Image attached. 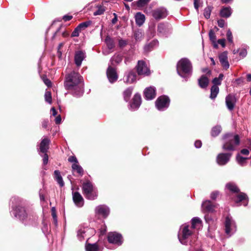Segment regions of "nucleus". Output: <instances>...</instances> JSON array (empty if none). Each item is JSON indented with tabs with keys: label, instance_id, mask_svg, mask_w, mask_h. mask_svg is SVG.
Here are the masks:
<instances>
[{
	"label": "nucleus",
	"instance_id": "55",
	"mask_svg": "<svg viewBox=\"0 0 251 251\" xmlns=\"http://www.w3.org/2000/svg\"><path fill=\"white\" fill-rule=\"evenodd\" d=\"M225 42L226 40L225 39H220L217 41V43L221 45L223 48L225 47L226 46Z\"/></svg>",
	"mask_w": 251,
	"mask_h": 251
},
{
	"label": "nucleus",
	"instance_id": "48",
	"mask_svg": "<svg viewBox=\"0 0 251 251\" xmlns=\"http://www.w3.org/2000/svg\"><path fill=\"white\" fill-rule=\"evenodd\" d=\"M98 10L94 13V16L101 15L103 14L105 11V8L103 6L100 5L98 6Z\"/></svg>",
	"mask_w": 251,
	"mask_h": 251
},
{
	"label": "nucleus",
	"instance_id": "30",
	"mask_svg": "<svg viewBox=\"0 0 251 251\" xmlns=\"http://www.w3.org/2000/svg\"><path fill=\"white\" fill-rule=\"evenodd\" d=\"M133 90V88L131 86H130L127 88L123 92V96L124 100L126 101H128L130 98L131 94L132 93V91Z\"/></svg>",
	"mask_w": 251,
	"mask_h": 251
},
{
	"label": "nucleus",
	"instance_id": "3",
	"mask_svg": "<svg viewBox=\"0 0 251 251\" xmlns=\"http://www.w3.org/2000/svg\"><path fill=\"white\" fill-rule=\"evenodd\" d=\"M192 228L189 226H181L178 234V238L180 242L184 245H187L188 243L191 246V249L190 251H203L201 249L196 250L193 246V243L191 239H195L196 235L193 231Z\"/></svg>",
	"mask_w": 251,
	"mask_h": 251
},
{
	"label": "nucleus",
	"instance_id": "39",
	"mask_svg": "<svg viewBox=\"0 0 251 251\" xmlns=\"http://www.w3.org/2000/svg\"><path fill=\"white\" fill-rule=\"evenodd\" d=\"M221 127L219 126H217L213 127L211 130V135L213 137L217 136L221 131Z\"/></svg>",
	"mask_w": 251,
	"mask_h": 251
},
{
	"label": "nucleus",
	"instance_id": "47",
	"mask_svg": "<svg viewBox=\"0 0 251 251\" xmlns=\"http://www.w3.org/2000/svg\"><path fill=\"white\" fill-rule=\"evenodd\" d=\"M151 0H138L136 1L138 7H141L146 5Z\"/></svg>",
	"mask_w": 251,
	"mask_h": 251
},
{
	"label": "nucleus",
	"instance_id": "40",
	"mask_svg": "<svg viewBox=\"0 0 251 251\" xmlns=\"http://www.w3.org/2000/svg\"><path fill=\"white\" fill-rule=\"evenodd\" d=\"M123 60V56L121 54H117L114 55L111 58V61L118 64L122 62Z\"/></svg>",
	"mask_w": 251,
	"mask_h": 251
},
{
	"label": "nucleus",
	"instance_id": "1",
	"mask_svg": "<svg viewBox=\"0 0 251 251\" xmlns=\"http://www.w3.org/2000/svg\"><path fill=\"white\" fill-rule=\"evenodd\" d=\"M11 215L19 219L25 225H29L36 220V217L29 213L26 208V201L23 199L14 196L10 199Z\"/></svg>",
	"mask_w": 251,
	"mask_h": 251
},
{
	"label": "nucleus",
	"instance_id": "16",
	"mask_svg": "<svg viewBox=\"0 0 251 251\" xmlns=\"http://www.w3.org/2000/svg\"><path fill=\"white\" fill-rule=\"evenodd\" d=\"M86 57V54L85 51L78 50L75 52L74 56V61L75 64L77 67H80L81 65L82 61Z\"/></svg>",
	"mask_w": 251,
	"mask_h": 251
},
{
	"label": "nucleus",
	"instance_id": "52",
	"mask_svg": "<svg viewBox=\"0 0 251 251\" xmlns=\"http://www.w3.org/2000/svg\"><path fill=\"white\" fill-rule=\"evenodd\" d=\"M81 31L80 29L77 26L75 28L74 31L72 32L71 36L72 37H78L79 35V32Z\"/></svg>",
	"mask_w": 251,
	"mask_h": 251
},
{
	"label": "nucleus",
	"instance_id": "27",
	"mask_svg": "<svg viewBox=\"0 0 251 251\" xmlns=\"http://www.w3.org/2000/svg\"><path fill=\"white\" fill-rule=\"evenodd\" d=\"M198 82L201 88H205L209 83V79L205 75H203L198 79Z\"/></svg>",
	"mask_w": 251,
	"mask_h": 251
},
{
	"label": "nucleus",
	"instance_id": "4",
	"mask_svg": "<svg viewBox=\"0 0 251 251\" xmlns=\"http://www.w3.org/2000/svg\"><path fill=\"white\" fill-rule=\"evenodd\" d=\"M176 70L180 76L187 80L192 75V64L188 58H182L177 63Z\"/></svg>",
	"mask_w": 251,
	"mask_h": 251
},
{
	"label": "nucleus",
	"instance_id": "58",
	"mask_svg": "<svg viewBox=\"0 0 251 251\" xmlns=\"http://www.w3.org/2000/svg\"><path fill=\"white\" fill-rule=\"evenodd\" d=\"M218 195H219L218 192L215 191V192H212L211 194L210 197H211V199L215 200L216 199V198L217 197Z\"/></svg>",
	"mask_w": 251,
	"mask_h": 251
},
{
	"label": "nucleus",
	"instance_id": "28",
	"mask_svg": "<svg viewBox=\"0 0 251 251\" xmlns=\"http://www.w3.org/2000/svg\"><path fill=\"white\" fill-rule=\"evenodd\" d=\"M145 21V16L141 12H138L135 15V22L136 24L139 25H142Z\"/></svg>",
	"mask_w": 251,
	"mask_h": 251
},
{
	"label": "nucleus",
	"instance_id": "49",
	"mask_svg": "<svg viewBox=\"0 0 251 251\" xmlns=\"http://www.w3.org/2000/svg\"><path fill=\"white\" fill-rule=\"evenodd\" d=\"M45 101L49 103H51L52 101V97L51 92L50 91H46L45 94Z\"/></svg>",
	"mask_w": 251,
	"mask_h": 251
},
{
	"label": "nucleus",
	"instance_id": "5",
	"mask_svg": "<svg viewBox=\"0 0 251 251\" xmlns=\"http://www.w3.org/2000/svg\"><path fill=\"white\" fill-rule=\"evenodd\" d=\"M224 143L223 149L226 151H234L240 143V139L238 135L228 133L224 136Z\"/></svg>",
	"mask_w": 251,
	"mask_h": 251
},
{
	"label": "nucleus",
	"instance_id": "25",
	"mask_svg": "<svg viewBox=\"0 0 251 251\" xmlns=\"http://www.w3.org/2000/svg\"><path fill=\"white\" fill-rule=\"evenodd\" d=\"M159 42L157 40L154 39L150 43L147 44L144 47V51L148 52L158 46Z\"/></svg>",
	"mask_w": 251,
	"mask_h": 251
},
{
	"label": "nucleus",
	"instance_id": "44",
	"mask_svg": "<svg viewBox=\"0 0 251 251\" xmlns=\"http://www.w3.org/2000/svg\"><path fill=\"white\" fill-rule=\"evenodd\" d=\"M212 9V7L210 6H208L204 9L203 15L204 17L207 19L210 18Z\"/></svg>",
	"mask_w": 251,
	"mask_h": 251
},
{
	"label": "nucleus",
	"instance_id": "2",
	"mask_svg": "<svg viewBox=\"0 0 251 251\" xmlns=\"http://www.w3.org/2000/svg\"><path fill=\"white\" fill-rule=\"evenodd\" d=\"M64 86L68 93L74 97H80L84 93L83 77L79 73L72 71L65 75Z\"/></svg>",
	"mask_w": 251,
	"mask_h": 251
},
{
	"label": "nucleus",
	"instance_id": "26",
	"mask_svg": "<svg viewBox=\"0 0 251 251\" xmlns=\"http://www.w3.org/2000/svg\"><path fill=\"white\" fill-rule=\"evenodd\" d=\"M54 178L58 183L61 187L64 186V182L63 180L62 177L61 175L60 172L59 170H55L54 172Z\"/></svg>",
	"mask_w": 251,
	"mask_h": 251
},
{
	"label": "nucleus",
	"instance_id": "36",
	"mask_svg": "<svg viewBox=\"0 0 251 251\" xmlns=\"http://www.w3.org/2000/svg\"><path fill=\"white\" fill-rule=\"evenodd\" d=\"M85 249L86 251H98L99 247L96 243H88L85 245Z\"/></svg>",
	"mask_w": 251,
	"mask_h": 251
},
{
	"label": "nucleus",
	"instance_id": "24",
	"mask_svg": "<svg viewBox=\"0 0 251 251\" xmlns=\"http://www.w3.org/2000/svg\"><path fill=\"white\" fill-rule=\"evenodd\" d=\"M219 59L224 69L227 70L229 68V64L227 60V53L226 51H224L221 53L219 56Z\"/></svg>",
	"mask_w": 251,
	"mask_h": 251
},
{
	"label": "nucleus",
	"instance_id": "46",
	"mask_svg": "<svg viewBox=\"0 0 251 251\" xmlns=\"http://www.w3.org/2000/svg\"><path fill=\"white\" fill-rule=\"evenodd\" d=\"M157 31L158 33L164 35L166 31V26L164 24L160 23L158 25Z\"/></svg>",
	"mask_w": 251,
	"mask_h": 251
},
{
	"label": "nucleus",
	"instance_id": "34",
	"mask_svg": "<svg viewBox=\"0 0 251 251\" xmlns=\"http://www.w3.org/2000/svg\"><path fill=\"white\" fill-rule=\"evenodd\" d=\"M73 171H76L78 174L82 176L84 175V170L82 167L77 164H73L72 165Z\"/></svg>",
	"mask_w": 251,
	"mask_h": 251
},
{
	"label": "nucleus",
	"instance_id": "38",
	"mask_svg": "<svg viewBox=\"0 0 251 251\" xmlns=\"http://www.w3.org/2000/svg\"><path fill=\"white\" fill-rule=\"evenodd\" d=\"M224 77V75L223 74H220L219 75V76L218 77H215L212 80V83H213V85H220L221 84L222 80H223Z\"/></svg>",
	"mask_w": 251,
	"mask_h": 251
},
{
	"label": "nucleus",
	"instance_id": "42",
	"mask_svg": "<svg viewBox=\"0 0 251 251\" xmlns=\"http://www.w3.org/2000/svg\"><path fill=\"white\" fill-rule=\"evenodd\" d=\"M247 159V158L243 157L239 154H238L236 156L237 161L241 166H244L246 164Z\"/></svg>",
	"mask_w": 251,
	"mask_h": 251
},
{
	"label": "nucleus",
	"instance_id": "56",
	"mask_svg": "<svg viewBox=\"0 0 251 251\" xmlns=\"http://www.w3.org/2000/svg\"><path fill=\"white\" fill-rule=\"evenodd\" d=\"M72 18H73V16H71V15H64L62 17V19L65 22L69 21L71 20Z\"/></svg>",
	"mask_w": 251,
	"mask_h": 251
},
{
	"label": "nucleus",
	"instance_id": "60",
	"mask_svg": "<svg viewBox=\"0 0 251 251\" xmlns=\"http://www.w3.org/2000/svg\"><path fill=\"white\" fill-rule=\"evenodd\" d=\"M49 123V120L48 119H45L43 120V121L42 123V126L44 128H47L48 126Z\"/></svg>",
	"mask_w": 251,
	"mask_h": 251
},
{
	"label": "nucleus",
	"instance_id": "19",
	"mask_svg": "<svg viewBox=\"0 0 251 251\" xmlns=\"http://www.w3.org/2000/svg\"><path fill=\"white\" fill-rule=\"evenodd\" d=\"M152 15L155 20H158L165 18L167 15V12L166 9L159 8L154 10Z\"/></svg>",
	"mask_w": 251,
	"mask_h": 251
},
{
	"label": "nucleus",
	"instance_id": "43",
	"mask_svg": "<svg viewBox=\"0 0 251 251\" xmlns=\"http://www.w3.org/2000/svg\"><path fill=\"white\" fill-rule=\"evenodd\" d=\"M247 196L246 194L244 193H240L237 196V200H235V201L236 203H238L243 201V200L247 199Z\"/></svg>",
	"mask_w": 251,
	"mask_h": 251
},
{
	"label": "nucleus",
	"instance_id": "14",
	"mask_svg": "<svg viewBox=\"0 0 251 251\" xmlns=\"http://www.w3.org/2000/svg\"><path fill=\"white\" fill-rule=\"evenodd\" d=\"M106 75L109 82L111 83L115 82L118 78L116 70L111 66H109L107 69Z\"/></svg>",
	"mask_w": 251,
	"mask_h": 251
},
{
	"label": "nucleus",
	"instance_id": "45",
	"mask_svg": "<svg viewBox=\"0 0 251 251\" xmlns=\"http://www.w3.org/2000/svg\"><path fill=\"white\" fill-rule=\"evenodd\" d=\"M41 79H42L44 83L47 85L48 87H51L52 85V83L51 81L47 77L46 75H43L41 76Z\"/></svg>",
	"mask_w": 251,
	"mask_h": 251
},
{
	"label": "nucleus",
	"instance_id": "12",
	"mask_svg": "<svg viewBox=\"0 0 251 251\" xmlns=\"http://www.w3.org/2000/svg\"><path fill=\"white\" fill-rule=\"evenodd\" d=\"M136 73L133 70H128L125 73L124 81L127 84H132L136 81Z\"/></svg>",
	"mask_w": 251,
	"mask_h": 251
},
{
	"label": "nucleus",
	"instance_id": "61",
	"mask_svg": "<svg viewBox=\"0 0 251 251\" xmlns=\"http://www.w3.org/2000/svg\"><path fill=\"white\" fill-rule=\"evenodd\" d=\"M61 122V117L60 115H58L55 119V123L56 125H59Z\"/></svg>",
	"mask_w": 251,
	"mask_h": 251
},
{
	"label": "nucleus",
	"instance_id": "7",
	"mask_svg": "<svg viewBox=\"0 0 251 251\" xmlns=\"http://www.w3.org/2000/svg\"><path fill=\"white\" fill-rule=\"evenodd\" d=\"M95 234V230L93 228L80 226L77 231V236L79 241H82L85 237Z\"/></svg>",
	"mask_w": 251,
	"mask_h": 251
},
{
	"label": "nucleus",
	"instance_id": "59",
	"mask_svg": "<svg viewBox=\"0 0 251 251\" xmlns=\"http://www.w3.org/2000/svg\"><path fill=\"white\" fill-rule=\"evenodd\" d=\"M218 25L220 27H223L225 25V21L223 19H220L218 21Z\"/></svg>",
	"mask_w": 251,
	"mask_h": 251
},
{
	"label": "nucleus",
	"instance_id": "50",
	"mask_svg": "<svg viewBox=\"0 0 251 251\" xmlns=\"http://www.w3.org/2000/svg\"><path fill=\"white\" fill-rule=\"evenodd\" d=\"M43 155L41 154V156L43 157V163L44 165H46L48 164L49 161V156L47 152L42 153Z\"/></svg>",
	"mask_w": 251,
	"mask_h": 251
},
{
	"label": "nucleus",
	"instance_id": "57",
	"mask_svg": "<svg viewBox=\"0 0 251 251\" xmlns=\"http://www.w3.org/2000/svg\"><path fill=\"white\" fill-rule=\"evenodd\" d=\"M43 227L42 228L43 232L44 233V234L46 235L48 233V226L47 224H45L43 223Z\"/></svg>",
	"mask_w": 251,
	"mask_h": 251
},
{
	"label": "nucleus",
	"instance_id": "15",
	"mask_svg": "<svg viewBox=\"0 0 251 251\" xmlns=\"http://www.w3.org/2000/svg\"><path fill=\"white\" fill-rule=\"evenodd\" d=\"M141 101L140 94L136 93L133 97L132 102L129 103V108L132 111L138 109L141 104Z\"/></svg>",
	"mask_w": 251,
	"mask_h": 251
},
{
	"label": "nucleus",
	"instance_id": "53",
	"mask_svg": "<svg viewBox=\"0 0 251 251\" xmlns=\"http://www.w3.org/2000/svg\"><path fill=\"white\" fill-rule=\"evenodd\" d=\"M68 160L69 162L75 163L74 164L78 163V160L76 157L74 155H71L69 157Z\"/></svg>",
	"mask_w": 251,
	"mask_h": 251
},
{
	"label": "nucleus",
	"instance_id": "51",
	"mask_svg": "<svg viewBox=\"0 0 251 251\" xmlns=\"http://www.w3.org/2000/svg\"><path fill=\"white\" fill-rule=\"evenodd\" d=\"M226 37L227 39L229 42L232 44L233 43V36L231 31L230 29H228L226 33Z\"/></svg>",
	"mask_w": 251,
	"mask_h": 251
},
{
	"label": "nucleus",
	"instance_id": "54",
	"mask_svg": "<svg viewBox=\"0 0 251 251\" xmlns=\"http://www.w3.org/2000/svg\"><path fill=\"white\" fill-rule=\"evenodd\" d=\"M127 45V42L125 40L120 39L119 40V46L122 48Z\"/></svg>",
	"mask_w": 251,
	"mask_h": 251
},
{
	"label": "nucleus",
	"instance_id": "41",
	"mask_svg": "<svg viewBox=\"0 0 251 251\" xmlns=\"http://www.w3.org/2000/svg\"><path fill=\"white\" fill-rule=\"evenodd\" d=\"M92 23L91 21H87L79 24L77 26L80 30H83L88 27Z\"/></svg>",
	"mask_w": 251,
	"mask_h": 251
},
{
	"label": "nucleus",
	"instance_id": "22",
	"mask_svg": "<svg viewBox=\"0 0 251 251\" xmlns=\"http://www.w3.org/2000/svg\"><path fill=\"white\" fill-rule=\"evenodd\" d=\"M236 102V98L233 95L229 94L227 95L226 98V105L228 109L230 111H231L234 109Z\"/></svg>",
	"mask_w": 251,
	"mask_h": 251
},
{
	"label": "nucleus",
	"instance_id": "29",
	"mask_svg": "<svg viewBox=\"0 0 251 251\" xmlns=\"http://www.w3.org/2000/svg\"><path fill=\"white\" fill-rule=\"evenodd\" d=\"M231 13V9L230 7H223L220 11V16L224 18H228L230 16Z\"/></svg>",
	"mask_w": 251,
	"mask_h": 251
},
{
	"label": "nucleus",
	"instance_id": "64",
	"mask_svg": "<svg viewBox=\"0 0 251 251\" xmlns=\"http://www.w3.org/2000/svg\"><path fill=\"white\" fill-rule=\"evenodd\" d=\"M247 54V52L246 50H242L239 52L240 56H242V57H245L246 56Z\"/></svg>",
	"mask_w": 251,
	"mask_h": 251
},
{
	"label": "nucleus",
	"instance_id": "31",
	"mask_svg": "<svg viewBox=\"0 0 251 251\" xmlns=\"http://www.w3.org/2000/svg\"><path fill=\"white\" fill-rule=\"evenodd\" d=\"M209 37L210 40L212 42L213 47L215 49H217L218 48V45L216 42V36L214 31L211 29L209 32Z\"/></svg>",
	"mask_w": 251,
	"mask_h": 251
},
{
	"label": "nucleus",
	"instance_id": "20",
	"mask_svg": "<svg viewBox=\"0 0 251 251\" xmlns=\"http://www.w3.org/2000/svg\"><path fill=\"white\" fill-rule=\"evenodd\" d=\"M217 207V206L216 205L213 204L208 200L203 201L201 204V209L204 213L213 212Z\"/></svg>",
	"mask_w": 251,
	"mask_h": 251
},
{
	"label": "nucleus",
	"instance_id": "17",
	"mask_svg": "<svg viewBox=\"0 0 251 251\" xmlns=\"http://www.w3.org/2000/svg\"><path fill=\"white\" fill-rule=\"evenodd\" d=\"M95 212L104 218H106L110 213V209L106 205H100L96 207Z\"/></svg>",
	"mask_w": 251,
	"mask_h": 251
},
{
	"label": "nucleus",
	"instance_id": "35",
	"mask_svg": "<svg viewBox=\"0 0 251 251\" xmlns=\"http://www.w3.org/2000/svg\"><path fill=\"white\" fill-rule=\"evenodd\" d=\"M210 91L211 93L210 98L211 99L214 100L216 98L217 95L219 93V88L218 86L213 85L211 88Z\"/></svg>",
	"mask_w": 251,
	"mask_h": 251
},
{
	"label": "nucleus",
	"instance_id": "23",
	"mask_svg": "<svg viewBox=\"0 0 251 251\" xmlns=\"http://www.w3.org/2000/svg\"><path fill=\"white\" fill-rule=\"evenodd\" d=\"M73 200L75 204L78 207L84 205V200L80 194L78 192L73 193Z\"/></svg>",
	"mask_w": 251,
	"mask_h": 251
},
{
	"label": "nucleus",
	"instance_id": "21",
	"mask_svg": "<svg viewBox=\"0 0 251 251\" xmlns=\"http://www.w3.org/2000/svg\"><path fill=\"white\" fill-rule=\"evenodd\" d=\"M50 143V140L48 138H45L42 140L40 145V148L38 150L40 155H41V153L48 152Z\"/></svg>",
	"mask_w": 251,
	"mask_h": 251
},
{
	"label": "nucleus",
	"instance_id": "11",
	"mask_svg": "<svg viewBox=\"0 0 251 251\" xmlns=\"http://www.w3.org/2000/svg\"><path fill=\"white\" fill-rule=\"evenodd\" d=\"M226 233L230 236L236 231V226L234 221L229 216H227L225 221Z\"/></svg>",
	"mask_w": 251,
	"mask_h": 251
},
{
	"label": "nucleus",
	"instance_id": "62",
	"mask_svg": "<svg viewBox=\"0 0 251 251\" xmlns=\"http://www.w3.org/2000/svg\"><path fill=\"white\" fill-rule=\"evenodd\" d=\"M135 38L136 40L140 39L142 37V34L141 32L137 31L134 34Z\"/></svg>",
	"mask_w": 251,
	"mask_h": 251
},
{
	"label": "nucleus",
	"instance_id": "10",
	"mask_svg": "<svg viewBox=\"0 0 251 251\" xmlns=\"http://www.w3.org/2000/svg\"><path fill=\"white\" fill-rule=\"evenodd\" d=\"M136 69L139 75L148 76L151 74L149 68L147 67L146 62L143 60L138 61Z\"/></svg>",
	"mask_w": 251,
	"mask_h": 251
},
{
	"label": "nucleus",
	"instance_id": "18",
	"mask_svg": "<svg viewBox=\"0 0 251 251\" xmlns=\"http://www.w3.org/2000/svg\"><path fill=\"white\" fill-rule=\"evenodd\" d=\"M232 154L230 153H221L217 157V162L220 165L226 164L230 159Z\"/></svg>",
	"mask_w": 251,
	"mask_h": 251
},
{
	"label": "nucleus",
	"instance_id": "63",
	"mask_svg": "<svg viewBox=\"0 0 251 251\" xmlns=\"http://www.w3.org/2000/svg\"><path fill=\"white\" fill-rule=\"evenodd\" d=\"M200 1V0H194V7L198 11L199 10Z\"/></svg>",
	"mask_w": 251,
	"mask_h": 251
},
{
	"label": "nucleus",
	"instance_id": "8",
	"mask_svg": "<svg viewBox=\"0 0 251 251\" xmlns=\"http://www.w3.org/2000/svg\"><path fill=\"white\" fill-rule=\"evenodd\" d=\"M155 106L159 111H164L167 109L170 104V99L166 96L159 97L156 100Z\"/></svg>",
	"mask_w": 251,
	"mask_h": 251
},
{
	"label": "nucleus",
	"instance_id": "6",
	"mask_svg": "<svg viewBox=\"0 0 251 251\" xmlns=\"http://www.w3.org/2000/svg\"><path fill=\"white\" fill-rule=\"evenodd\" d=\"M82 192L86 199L94 200L98 197V191L89 181L84 182L82 187Z\"/></svg>",
	"mask_w": 251,
	"mask_h": 251
},
{
	"label": "nucleus",
	"instance_id": "33",
	"mask_svg": "<svg viewBox=\"0 0 251 251\" xmlns=\"http://www.w3.org/2000/svg\"><path fill=\"white\" fill-rule=\"evenodd\" d=\"M105 43L109 50H112L115 47L114 40L109 35L106 36Z\"/></svg>",
	"mask_w": 251,
	"mask_h": 251
},
{
	"label": "nucleus",
	"instance_id": "32",
	"mask_svg": "<svg viewBox=\"0 0 251 251\" xmlns=\"http://www.w3.org/2000/svg\"><path fill=\"white\" fill-rule=\"evenodd\" d=\"M192 226H190L193 229L199 228L201 226V221L198 217H194L191 220Z\"/></svg>",
	"mask_w": 251,
	"mask_h": 251
},
{
	"label": "nucleus",
	"instance_id": "37",
	"mask_svg": "<svg viewBox=\"0 0 251 251\" xmlns=\"http://www.w3.org/2000/svg\"><path fill=\"white\" fill-rule=\"evenodd\" d=\"M226 188L233 193H238L240 190L237 186L232 183H229L226 185Z\"/></svg>",
	"mask_w": 251,
	"mask_h": 251
},
{
	"label": "nucleus",
	"instance_id": "13",
	"mask_svg": "<svg viewBox=\"0 0 251 251\" xmlns=\"http://www.w3.org/2000/svg\"><path fill=\"white\" fill-rule=\"evenodd\" d=\"M156 88L151 86L145 89L143 92L144 98L147 100H151L155 98L156 96Z\"/></svg>",
	"mask_w": 251,
	"mask_h": 251
},
{
	"label": "nucleus",
	"instance_id": "9",
	"mask_svg": "<svg viewBox=\"0 0 251 251\" xmlns=\"http://www.w3.org/2000/svg\"><path fill=\"white\" fill-rule=\"evenodd\" d=\"M107 240L109 243L121 246L123 243V238L121 233L117 232H110L108 233Z\"/></svg>",
	"mask_w": 251,
	"mask_h": 251
}]
</instances>
